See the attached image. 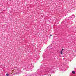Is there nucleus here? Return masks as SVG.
<instances>
[{
    "mask_svg": "<svg viewBox=\"0 0 76 76\" xmlns=\"http://www.w3.org/2000/svg\"><path fill=\"white\" fill-rule=\"evenodd\" d=\"M52 69H51L49 71V73H50L51 72H52Z\"/></svg>",
    "mask_w": 76,
    "mask_h": 76,
    "instance_id": "nucleus-1",
    "label": "nucleus"
},
{
    "mask_svg": "<svg viewBox=\"0 0 76 76\" xmlns=\"http://www.w3.org/2000/svg\"><path fill=\"white\" fill-rule=\"evenodd\" d=\"M72 73L73 74H75V71H72Z\"/></svg>",
    "mask_w": 76,
    "mask_h": 76,
    "instance_id": "nucleus-2",
    "label": "nucleus"
},
{
    "mask_svg": "<svg viewBox=\"0 0 76 76\" xmlns=\"http://www.w3.org/2000/svg\"><path fill=\"white\" fill-rule=\"evenodd\" d=\"M6 76H9V74L8 73H7L6 74Z\"/></svg>",
    "mask_w": 76,
    "mask_h": 76,
    "instance_id": "nucleus-3",
    "label": "nucleus"
},
{
    "mask_svg": "<svg viewBox=\"0 0 76 76\" xmlns=\"http://www.w3.org/2000/svg\"><path fill=\"white\" fill-rule=\"evenodd\" d=\"M63 53V52L62 51H61V54H62Z\"/></svg>",
    "mask_w": 76,
    "mask_h": 76,
    "instance_id": "nucleus-4",
    "label": "nucleus"
},
{
    "mask_svg": "<svg viewBox=\"0 0 76 76\" xmlns=\"http://www.w3.org/2000/svg\"><path fill=\"white\" fill-rule=\"evenodd\" d=\"M63 50H64V49H62V51H63Z\"/></svg>",
    "mask_w": 76,
    "mask_h": 76,
    "instance_id": "nucleus-5",
    "label": "nucleus"
},
{
    "mask_svg": "<svg viewBox=\"0 0 76 76\" xmlns=\"http://www.w3.org/2000/svg\"><path fill=\"white\" fill-rule=\"evenodd\" d=\"M50 37H51V36H52V35L51 34V35H50Z\"/></svg>",
    "mask_w": 76,
    "mask_h": 76,
    "instance_id": "nucleus-6",
    "label": "nucleus"
}]
</instances>
